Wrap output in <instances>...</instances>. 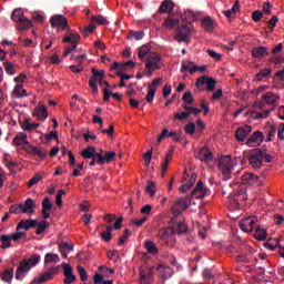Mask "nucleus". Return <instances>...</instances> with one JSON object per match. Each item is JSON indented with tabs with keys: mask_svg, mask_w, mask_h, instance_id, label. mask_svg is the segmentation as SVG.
<instances>
[{
	"mask_svg": "<svg viewBox=\"0 0 284 284\" xmlns=\"http://www.w3.org/2000/svg\"><path fill=\"white\" fill-rule=\"evenodd\" d=\"M41 263V255L32 254L30 258H24L20 262L18 270L16 271V281H23L28 272Z\"/></svg>",
	"mask_w": 284,
	"mask_h": 284,
	"instance_id": "f257e3e1",
	"label": "nucleus"
},
{
	"mask_svg": "<svg viewBox=\"0 0 284 284\" xmlns=\"http://www.w3.org/2000/svg\"><path fill=\"white\" fill-rule=\"evenodd\" d=\"M187 18H183V21L185 23L179 24L176 29V33L174 34L175 41L178 43H185V41H190V33L192 32L190 30V26H192V22L194 21V13L187 12L185 13Z\"/></svg>",
	"mask_w": 284,
	"mask_h": 284,
	"instance_id": "f03ea898",
	"label": "nucleus"
},
{
	"mask_svg": "<svg viewBox=\"0 0 284 284\" xmlns=\"http://www.w3.org/2000/svg\"><path fill=\"white\" fill-rule=\"evenodd\" d=\"M160 244L163 247H174L176 245V231L169 226L165 229H160L158 232Z\"/></svg>",
	"mask_w": 284,
	"mask_h": 284,
	"instance_id": "7ed1b4c3",
	"label": "nucleus"
},
{
	"mask_svg": "<svg viewBox=\"0 0 284 284\" xmlns=\"http://www.w3.org/2000/svg\"><path fill=\"white\" fill-rule=\"evenodd\" d=\"M11 19L16 23H19L18 30H30V28H32V21L23 16V11L21 9H14L11 13Z\"/></svg>",
	"mask_w": 284,
	"mask_h": 284,
	"instance_id": "20e7f679",
	"label": "nucleus"
},
{
	"mask_svg": "<svg viewBox=\"0 0 284 284\" xmlns=\"http://www.w3.org/2000/svg\"><path fill=\"white\" fill-rule=\"evenodd\" d=\"M79 41H81V36H79V33H77V32H71L68 36H65L62 39V42L71 43V45L65 47V49L62 53L63 57H69L73 50H77V48H79Z\"/></svg>",
	"mask_w": 284,
	"mask_h": 284,
	"instance_id": "39448f33",
	"label": "nucleus"
},
{
	"mask_svg": "<svg viewBox=\"0 0 284 284\" xmlns=\"http://www.w3.org/2000/svg\"><path fill=\"white\" fill-rule=\"evenodd\" d=\"M217 165L224 179H230L232 170H234V164L232 163V155L221 156L217 161Z\"/></svg>",
	"mask_w": 284,
	"mask_h": 284,
	"instance_id": "423d86ee",
	"label": "nucleus"
},
{
	"mask_svg": "<svg viewBox=\"0 0 284 284\" xmlns=\"http://www.w3.org/2000/svg\"><path fill=\"white\" fill-rule=\"evenodd\" d=\"M51 28H57L61 32H70V23L68 22V18L63 14H54L50 18Z\"/></svg>",
	"mask_w": 284,
	"mask_h": 284,
	"instance_id": "0eeeda50",
	"label": "nucleus"
},
{
	"mask_svg": "<svg viewBox=\"0 0 284 284\" xmlns=\"http://www.w3.org/2000/svg\"><path fill=\"white\" fill-rule=\"evenodd\" d=\"M160 61H161V57H159V53L151 52L148 54L146 64H145L148 77H152V72L161 68Z\"/></svg>",
	"mask_w": 284,
	"mask_h": 284,
	"instance_id": "6e6552de",
	"label": "nucleus"
},
{
	"mask_svg": "<svg viewBox=\"0 0 284 284\" xmlns=\"http://www.w3.org/2000/svg\"><path fill=\"white\" fill-rule=\"evenodd\" d=\"M92 77L89 79V87L91 88L92 94L97 97L99 94V87L97 85V81L99 79H105V71L104 70H97V68L91 69Z\"/></svg>",
	"mask_w": 284,
	"mask_h": 284,
	"instance_id": "1a4fd4ad",
	"label": "nucleus"
},
{
	"mask_svg": "<svg viewBox=\"0 0 284 284\" xmlns=\"http://www.w3.org/2000/svg\"><path fill=\"white\" fill-rule=\"evenodd\" d=\"M190 207V196L179 197L174 201L171 212L174 216H180L181 212H185Z\"/></svg>",
	"mask_w": 284,
	"mask_h": 284,
	"instance_id": "9d476101",
	"label": "nucleus"
},
{
	"mask_svg": "<svg viewBox=\"0 0 284 284\" xmlns=\"http://www.w3.org/2000/svg\"><path fill=\"white\" fill-rule=\"evenodd\" d=\"M54 274H59V266H51L48 272H44L40 277L33 278L31 284H41L47 281H52L54 278Z\"/></svg>",
	"mask_w": 284,
	"mask_h": 284,
	"instance_id": "9b49d317",
	"label": "nucleus"
},
{
	"mask_svg": "<svg viewBox=\"0 0 284 284\" xmlns=\"http://www.w3.org/2000/svg\"><path fill=\"white\" fill-rule=\"evenodd\" d=\"M248 163L256 170L263 168V151H261V149H255L248 156Z\"/></svg>",
	"mask_w": 284,
	"mask_h": 284,
	"instance_id": "f8f14e48",
	"label": "nucleus"
},
{
	"mask_svg": "<svg viewBox=\"0 0 284 284\" xmlns=\"http://www.w3.org/2000/svg\"><path fill=\"white\" fill-rule=\"evenodd\" d=\"M195 85L197 88H203V85H206V90L209 92H214V88H216V80L207 75H202L196 80Z\"/></svg>",
	"mask_w": 284,
	"mask_h": 284,
	"instance_id": "ddd939ff",
	"label": "nucleus"
},
{
	"mask_svg": "<svg viewBox=\"0 0 284 284\" xmlns=\"http://www.w3.org/2000/svg\"><path fill=\"white\" fill-rule=\"evenodd\" d=\"M265 141V135L261 131H255L247 140H246V145L248 148H258L261 143Z\"/></svg>",
	"mask_w": 284,
	"mask_h": 284,
	"instance_id": "4468645a",
	"label": "nucleus"
},
{
	"mask_svg": "<svg viewBox=\"0 0 284 284\" xmlns=\"http://www.w3.org/2000/svg\"><path fill=\"white\" fill-rule=\"evenodd\" d=\"M195 159H199L203 163L207 164L212 163V161L214 160V154L212 153V151H210L207 146H203L197 151Z\"/></svg>",
	"mask_w": 284,
	"mask_h": 284,
	"instance_id": "2eb2a0df",
	"label": "nucleus"
},
{
	"mask_svg": "<svg viewBox=\"0 0 284 284\" xmlns=\"http://www.w3.org/2000/svg\"><path fill=\"white\" fill-rule=\"evenodd\" d=\"M257 221L256 215L248 216L240 222V227L243 232H254V225Z\"/></svg>",
	"mask_w": 284,
	"mask_h": 284,
	"instance_id": "dca6fc26",
	"label": "nucleus"
},
{
	"mask_svg": "<svg viewBox=\"0 0 284 284\" xmlns=\"http://www.w3.org/2000/svg\"><path fill=\"white\" fill-rule=\"evenodd\" d=\"M27 152L28 154H31V156H37L38 159H41V161H45V159H48V151H45L41 146L29 145Z\"/></svg>",
	"mask_w": 284,
	"mask_h": 284,
	"instance_id": "f3484780",
	"label": "nucleus"
},
{
	"mask_svg": "<svg viewBox=\"0 0 284 284\" xmlns=\"http://www.w3.org/2000/svg\"><path fill=\"white\" fill-rule=\"evenodd\" d=\"M251 133H252V126L251 125L240 126L235 131V139H237V141L240 143H243L245 141V139H247V136H250Z\"/></svg>",
	"mask_w": 284,
	"mask_h": 284,
	"instance_id": "a211bd4d",
	"label": "nucleus"
},
{
	"mask_svg": "<svg viewBox=\"0 0 284 284\" xmlns=\"http://www.w3.org/2000/svg\"><path fill=\"white\" fill-rule=\"evenodd\" d=\"M252 253V247H250L247 244H242L241 246L237 247L236 250V261L241 263H245L247 261V254Z\"/></svg>",
	"mask_w": 284,
	"mask_h": 284,
	"instance_id": "6ab92c4d",
	"label": "nucleus"
},
{
	"mask_svg": "<svg viewBox=\"0 0 284 284\" xmlns=\"http://www.w3.org/2000/svg\"><path fill=\"white\" fill-rule=\"evenodd\" d=\"M152 281H154V271L152 268L140 272V284H152Z\"/></svg>",
	"mask_w": 284,
	"mask_h": 284,
	"instance_id": "aec40b11",
	"label": "nucleus"
},
{
	"mask_svg": "<svg viewBox=\"0 0 284 284\" xmlns=\"http://www.w3.org/2000/svg\"><path fill=\"white\" fill-rule=\"evenodd\" d=\"M20 206L22 210V214H33L37 204H34V200H32V197H28L24 202L20 203Z\"/></svg>",
	"mask_w": 284,
	"mask_h": 284,
	"instance_id": "412c9836",
	"label": "nucleus"
},
{
	"mask_svg": "<svg viewBox=\"0 0 284 284\" xmlns=\"http://www.w3.org/2000/svg\"><path fill=\"white\" fill-rule=\"evenodd\" d=\"M230 201L235 207H239L240 201H247V194L245 193L244 190H240L230 195Z\"/></svg>",
	"mask_w": 284,
	"mask_h": 284,
	"instance_id": "4be33fe9",
	"label": "nucleus"
},
{
	"mask_svg": "<svg viewBox=\"0 0 284 284\" xmlns=\"http://www.w3.org/2000/svg\"><path fill=\"white\" fill-rule=\"evenodd\" d=\"M64 270V284H72L77 281V276L72 274V265L62 263Z\"/></svg>",
	"mask_w": 284,
	"mask_h": 284,
	"instance_id": "5701e85b",
	"label": "nucleus"
},
{
	"mask_svg": "<svg viewBox=\"0 0 284 284\" xmlns=\"http://www.w3.org/2000/svg\"><path fill=\"white\" fill-rule=\"evenodd\" d=\"M33 114L37 116L38 121H45V119H48V108H45V104L42 102H39Z\"/></svg>",
	"mask_w": 284,
	"mask_h": 284,
	"instance_id": "b1692460",
	"label": "nucleus"
},
{
	"mask_svg": "<svg viewBox=\"0 0 284 284\" xmlns=\"http://www.w3.org/2000/svg\"><path fill=\"white\" fill-rule=\"evenodd\" d=\"M207 194V189L203 186V182L199 181L194 190L191 193L193 199H203Z\"/></svg>",
	"mask_w": 284,
	"mask_h": 284,
	"instance_id": "393cba45",
	"label": "nucleus"
},
{
	"mask_svg": "<svg viewBox=\"0 0 284 284\" xmlns=\"http://www.w3.org/2000/svg\"><path fill=\"white\" fill-rule=\"evenodd\" d=\"M114 159H116V152L103 151L102 156H99V159H98L99 165H105V163H112V161H114Z\"/></svg>",
	"mask_w": 284,
	"mask_h": 284,
	"instance_id": "a878e982",
	"label": "nucleus"
},
{
	"mask_svg": "<svg viewBox=\"0 0 284 284\" xmlns=\"http://www.w3.org/2000/svg\"><path fill=\"white\" fill-rule=\"evenodd\" d=\"M37 225H39V220H32V219H29V220H21L19 223H18V230H32L34 227H37Z\"/></svg>",
	"mask_w": 284,
	"mask_h": 284,
	"instance_id": "bb28decb",
	"label": "nucleus"
},
{
	"mask_svg": "<svg viewBox=\"0 0 284 284\" xmlns=\"http://www.w3.org/2000/svg\"><path fill=\"white\" fill-rule=\"evenodd\" d=\"M240 11H241V3L239 2V0H236L235 3L233 4V7L229 10L222 11V14L229 21H232V19H234V14H236V12H240Z\"/></svg>",
	"mask_w": 284,
	"mask_h": 284,
	"instance_id": "cd10ccee",
	"label": "nucleus"
},
{
	"mask_svg": "<svg viewBox=\"0 0 284 284\" xmlns=\"http://www.w3.org/2000/svg\"><path fill=\"white\" fill-rule=\"evenodd\" d=\"M262 100L266 105H274L277 101L281 100V97L274 92H266L262 94Z\"/></svg>",
	"mask_w": 284,
	"mask_h": 284,
	"instance_id": "c85d7f7f",
	"label": "nucleus"
},
{
	"mask_svg": "<svg viewBox=\"0 0 284 284\" xmlns=\"http://www.w3.org/2000/svg\"><path fill=\"white\" fill-rule=\"evenodd\" d=\"M159 12L161 14H172L174 12V2L172 0H164L159 8Z\"/></svg>",
	"mask_w": 284,
	"mask_h": 284,
	"instance_id": "c756f323",
	"label": "nucleus"
},
{
	"mask_svg": "<svg viewBox=\"0 0 284 284\" xmlns=\"http://www.w3.org/2000/svg\"><path fill=\"white\" fill-rule=\"evenodd\" d=\"M74 251V244H70L68 242L59 243V252L62 258H68V253Z\"/></svg>",
	"mask_w": 284,
	"mask_h": 284,
	"instance_id": "7c9ffc66",
	"label": "nucleus"
},
{
	"mask_svg": "<svg viewBox=\"0 0 284 284\" xmlns=\"http://www.w3.org/2000/svg\"><path fill=\"white\" fill-rule=\"evenodd\" d=\"M54 204L50 201V197H44L42 201V217L44 220L50 219V211Z\"/></svg>",
	"mask_w": 284,
	"mask_h": 284,
	"instance_id": "2f4dec72",
	"label": "nucleus"
},
{
	"mask_svg": "<svg viewBox=\"0 0 284 284\" xmlns=\"http://www.w3.org/2000/svg\"><path fill=\"white\" fill-rule=\"evenodd\" d=\"M251 54L254 59H263V57H270V51L265 47L253 48Z\"/></svg>",
	"mask_w": 284,
	"mask_h": 284,
	"instance_id": "473e14b6",
	"label": "nucleus"
},
{
	"mask_svg": "<svg viewBox=\"0 0 284 284\" xmlns=\"http://www.w3.org/2000/svg\"><path fill=\"white\" fill-rule=\"evenodd\" d=\"M243 183L247 185H261L258 182V175H254L253 173H246L242 176Z\"/></svg>",
	"mask_w": 284,
	"mask_h": 284,
	"instance_id": "72a5a7b5",
	"label": "nucleus"
},
{
	"mask_svg": "<svg viewBox=\"0 0 284 284\" xmlns=\"http://www.w3.org/2000/svg\"><path fill=\"white\" fill-rule=\"evenodd\" d=\"M173 156H174V146H171L163 163L161 164L162 178L165 176V173L168 172V163L172 161Z\"/></svg>",
	"mask_w": 284,
	"mask_h": 284,
	"instance_id": "f704fd0d",
	"label": "nucleus"
},
{
	"mask_svg": "<svg viewBox=\"0 0 284 284\" xmlns=\"http://www.w3.org/2000/svg\"><path fill=\"white\" fill-rule=\"evenodd\" d=\"M14 145H29L28 134L26 132H20L13 138Z\"/></svg>",
	"mask_w": 284,
	"mask_h": 284,
	"instance_id": "c9c22d12",
	"label": "nucleus"
},
{
	"mask_svg": "<svg viewBox=\"0 0 284 284\" xmlns=\"http://www.w3.org/2000/svg\"><path fill=\"white\" fill-rule=\"evenodd\" d=\"M13 99H22L23 97H28V91L23 89V84H17L11 93Z\"/></svg>",
	"mask_w": 284,
	"mask_h": 284,
	"instance_id": "e433bc0d",
	"label": "nucleus"
},
{
	"mask_svg": "<svg viewBox=\"0 0 284 284\" xmlns=\"http://www.w3.org/2000/svg\"><path fill=\"white\" fill-rule=\"evenodd\" d=\"M20 125L24 132H34L40 124L37 122L30 123V120L26 119L23 122L20 121Z\"/></svg>",
	"mask_w": 284,
	"mask_h": 284,
	"instance_id": "4c0bfd02",
	"label": "nucleus"
},
{
	"mask_svg": "<svg viewBox=\"0 0 284 284\" xmlns=\"http://www.w3.org/2000/svg\"><path fill=\"white\" fill-rule=\"evenodd\" d=\"M152 49L149 47V44H144L138 49V57L140 61H145V57L148 58L149 54H152L150 52Z\"/></svg>",
	"mask_w": 284,
	"mask_h": 284,
	"instance_id": "58836bf2",
	"label": "nucleus"
},
{
	"mask_svg": "<svg viewBox=\"0 0 284 284\" xmlns=\"http://www.w3.org/2000/svg\"><path fill=\"white\" fill-rule=\"evenodd\" d=\"M14 278V268H6L1 273V280L3 283H12V280Z\"/></svg>",
	"mask_w": 284,
	"mask_h": 284,
	"instance_id": "ea45409f",
	"label": "nucleus"
},
{
	"mask_svg": "<svg viewBox=\"0 0 284 284\" xmlns=\"http://www.w3.org/2000/svg\"><path fill=\"white\" fill-rule=\"evenodd\" d=\"M59 261H61V258L59 257V254L47 253L44 255V265L57 264L59 263Z\"/></svg>",
	"mask_w": 284,
	"mask_h": 284,
	"instance_id": "a19ab883",
	"label": "nucleus"
},
{
	"mask_svg": "<svg viewBox=\"0 0 284 284\" xmlns=\"http://www.w3.org/2000/svg\"><path fill=\"white\" fill-rule=\"evenodd\" d=\"M102 227H106V231H102L100 232V236L102 240H104L105 243H110V241H112V225H102Z\"/></svg>",
	"mask_w": 284,
	"mask_h": 284,
	"instance_id": "79ce46f5",
	"label": "nucleus"
},
{
	"mask_svg": "<svg viewBox=\"0 0 284 284\" xmlns=\"http://www.w3.org/2000/svg\"><path fill=\"white\" fill-rule=\"evenodd\" d=\"M3 68L7 74L9 75H14L17 74V64L10 62V61H4L3 62Z\"/></svg>",
	"mask_w": 284,
	"mask_h": 284,
	"instance_id": "37998d69",
	"label": "nucleus"
},
{
	"mask_svg": "<svg viewBox=\"0 0 284 284\" xmlns=\"http://www.w3.org/2000/svg\"><path fill=\"white\" fill-rule=\"evenodd\" d=\"M254 237L257 239V241H265V239H267V231L263 226H257Z\"/></svg>",
	"mask_w": 284,
	"mask_h": 284,
	"instance_id": "c03bdc74",
	"label": "nucleus"
},
{
	"mask_svg": "<svg viewBox=\"0 0 284 284\" xmlns=\"http://www.w3.org/2000/svg\"><path fill=\"white\" fill-rule=\"evenodd\" d=\"M145 192L153 197L156 194V183H154L152 180H149L146 183Z\"/></svg>",
	"mask_w": 284,
	"mask_h": 284,
	"instance_id": "a18cd8bd",
	"label": "nucleus"
},
{
	"mask_svg": "<svg viewBox=\"0 0 284 284\" xmlns=\"http://www.w3.org/2000/svg\"><path fill=\"white\" fill-rule=\"evenodd\" d=\"M48 227H50V223H48V221H42L40 223L38 222L37 230H36L37 236H41V234L45 232Z\"/></svg>",
	"mask_w": 284,
	"mask_h": 284,
	"instance_id": "49530a36",
	"label": "nucleus"
},
{
	"mask_svg": "<svg viewBox=\"0 0 284 284\" xmlns=\"http://www.w3.org/2000/svg\"><path fill=\"white\" fill-rule=\"evenodd\" d=\"M270 74H272V69L266 68L261 70L258 73L255 74L256 81L265 80Z\"/></svg>",
	"mask_w": 284,
	"mask_h": 284,
	"instance_id": "de8ad7c7",
	"label": "nucleus"
},
{
	"mask_svg": "<svg viewBox=\"0 0 284 284\" xmlns=\"http://www.w3.org/2000/svg\"><path fill=\"white\" fill-rule=\"evenodd\" d=\"M93 283L94 284H114V281L112 280H103V275L95 273L93 275Z\"/></svg>",
	"mask_w": 284,
	"mask_h": 284,
	"instance_id": "09e8293b",
	"label": "nucleus"
},
{
	"mask_svg": "<svg viewBox=\"0 0 284 284\" xmlns=\"http://www.w3.org/2000/svg\"><path fill=\"white\" fill-rule=\"evenodd\" d=\"M95 152H97V149L94 146H88L81 152V156L83 159H92Z\"/></svg>",
	"mask_w": 284,
	"mask_h": 284,
	"instance_id": "8fccbe9b",
	"label": "nucleus"
},
{
	"mask_svg": "<svg viewBox=\"0 0 284 284\" xmlns=\"http://www.w3.org/2000/svg\"><path fill=\"white\" fill-rule=\"evenodd\" d=\"M202 26L206 32H212V28H214V21L210 17L204 18L202 20Z\"/></svg>",
	"mask_w": 284,
	"mask_h": 284,
	"instance_id": "3c124183",
	"label": "nucleus"
},
{
	"mask_svg": "<svg viewBox=\"0 0 284 284\" xmlns=\"http://www.w3.org/2000/svg\"><path fill=\"white\" fill-rule=\"evenodd\" d=\"M176 26H179V20H176L172 17L166 18L165 21H164V28H166L169 30H172L173 28H176Z\"/></svg>",
	"mask_w": 284,
	"mask_h": 284,
	"instance_id": "603ef678",
	"label": "nucleus"
},
{
	"mask_svg": "<svg viewBox=\"0 0 284 284\" xmlns=\"http://www.w3.org/2000/svg\"><path fill=\"white\" fill-rule=\"evenodd\" d=\"M146 252H149V254H156L159 252V248H156V244H154V242L146 240L144 242Z\"/></svg>",
	"mask_w": 284,
	"mask_h": 284,
	"instance_id": "864d4df0",
	"label": "nucleus"
},
{
	"mask_svg": "<svg viewBox=\"0 0 284 284\" xmlns=\"http://www.w3.org/2000/svg\"><path fill=\"white\" fill-rule=\"evenodd\" d=\"M10 235H1L0 236V243H2L1 247L2 250H8L12 245Z\"/></svg>",
	"mask_w": 284,
	"mask_h": 284,
	"instance_id": "5fc2aeb1",
	"label": "nucleus"
},
{
	"mask_svg": "<svg viewBox=\"0 0 284 284\" xmlns=\"http://www.w3.org/2000/svg\"><path fill=\"white\" fill-rule=\"evenodd\" d=\"M91 21H93V23H98V26H108V23H110L108 18H104L103 16H92Z\"/></svg>",
	"mask_w": 284,
	"mask_h": 284,
	"instance_id": "6e6d98bb",
	"label": "nucleus"
},
{
	"mask_svg": "<svg viewBox=\"0 0 284 284\" xmlns=\"http://www.w3.org/2000/svg\"><path fill=\"white\" fill-rule=\"evenodd\" d=\"M79 30L82 34H84V37H89L92 34V32H94V30H97V27L94 24H89L85 28L80 27Z\"/></svg>",
	"mask_w": 284,
	"mask_h": 284,
	"instance_id": "4d7b16f0",
	"label": "nucleus"
},
{
	"mask_svg": "<svg viewBox=\"0 0 284 284\" xmlns=\"http://www.w3.org/2000/svg\"><path fill=\"white\" fill-rule=\"evenodd\" d=\"M131 234H132V231L130 229L124 230V233L122 234V236L118 241L119 247H121V245H123V243H125V241H128V239H130Z\"/></svg>",
	"mask_w": 284,
	"mask_h": 284,
	"instance_id": "13d9d810",
	"label": "nucleus"
},
{
	"mask_svg": "<svg viewBox=\"0 0 284 284\" xmlns=\"http://www.w3.org/2000/svg\"><path fill=\"white\" fill-rule=\"evenodd\" d=\"M206 53L209 54V57H211V59H214V61H221V59H223V55L221 53H217L212 49H207Z\"/></svg>",
	"mask_w": 284,
	"mask_h": 284,
	"instance_id": "bf43d9fd",
	"label": "nucleus"
},
{
	"mask_svg": "<svg viewBox=\"0 0 284 284\" xmlns=\"http://www.w3.org/2000/svg\"><path fill=\"white\" fill-rule=\"evenodd\" d=\"M23 234H26V233L21 232V229H19V225H17L16 233H12L9 236L12 241L17 242L23 236Z\"/></svg>",
	"mask_w": 284,
	"mask_h": 284,
	"instance_id": "052dcab7",
	"label": "nucleus"
},
{
	"mask_svg": "<svg viewBox=\"0 0 284 284\" xmlns=\"http://www.w3.org/2000/svg\"><path fill=\"white\" fill-rule=\"evenodd\" d=\"M78 273L80 275V280L85 283L88 281V271H85V267L78 266Z\"/></svg>",
	"mask_w": 284,
	"mask_h": 284,
	"instance_id": "680f3d73",
	"label": "nucleus"
},
{
	"mask_svg": "<svg viewBox=\"0 0 284 284\" xmlns=\"http://www.w3.org/2000/svg\"><path fill=\"white\" fill-rule=\"evenodd\" d=\"M161 81H163V78L154 79V80L149 84V90H154V92H156V89L159 88V85H161Z\"/></svg>",
	"mask_w": 284,
	"mask_h": 284,
	"instance_id": "e2e57ef3",
	"label": "nucleus"
},
{
	"mask_svg": "<svg viewBox=\"0 0 284 284\" xmlns=\"http://www.w3.org/2000/svg\"><path fill=\"white\" fill-rule=\"evenodd\" d=\"M162 272L164 278H172V276H174V270H172L170 266H164Z\"/></svg>",
	"mask_w": 284,
	"mask_h": 284,
	"instance_id": "0e129e2a",
	"label": "nucleus"
},
{
	"mask_svg": "<svg viewBox=\"0 0 284 284\" xmlns=\"http://www.w3.org/2000/svg\"><path fill=\"white\" fill-rule=\"evenodd\" d=\"M9 212L10 214H22L21 203L11 205Z\"/></svg>",
	"mask_w": 284,
	"mask_h": 284,
	"instance_id": "69168bd1",
	"label": "nucleus"
},
{
	"mask_svg": "<svg viewBox=\"0 0 284 284\" xmlns=\"http://www.w3.org/2000/svg\"><path fill=\"white\" fill-rule=\"evenodd\" d=\"M187 233V224L183 222L178 223V234H186Z\"/></svg>",
	"mask_w": 284,
	"mask_h": 284,
	"instance_id": "338daca9",
	"label": "nucleus"
},
{
	"mask_svg": "<svg viewBox=\"0 0 284 284\" xmlns=\"http://www.w3.org/2000/svg\"><path fill=\"white\" fill-rule=\"evenodd\" d=\"M274 81H284V69L275 73Z\"/></svg>",
	"mask_w": 284,
	"mask_h": 284,
	"instance_id": "774afa93",
	"label": "nucleus"
}]
</instances>
